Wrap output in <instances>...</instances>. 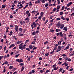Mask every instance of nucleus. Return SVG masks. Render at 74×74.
<instances>
[{
	"instance_id": "f257e3e1",
	"label": "nucleus",
	"mask_w": 74,
	"mask_h": 74,
	"mask_svg": "<svg viewBox=\"0 0 74 74\" xmlns=\"http://www.w3.org/2000/svg\"><path fill=\"white\" fill-rule=\"evenodd\" d=\"M19 49H21V50H23V49H26V47H23V46H21V47H19Z\"/></svg>"
},
{
	"instance_id": "f03ea898",
	"label": "nucleus",
	"mask_w": 74,
	"mask_h": 74,
	"mask_svg": "<svg viewBox=\"0 0 74 74\" xmlns=\"http://www.w3.org/2000/svg\"><path fill=\"white\" fill-rule=\"evenodd\" d=\"M60 37H63L64 35L63 34H62V32H60Z\"/></svg>"
},
{
	"instance_id": "7ed1b4c3",
	"label": "nucleus",
	"mask_w": 74,
	"mask_h": 74,
	"mask_svg": "<svg viewBox=\"0 0 74 74\" xmlns=\"http://www.w3.org/2000/svg\"><path fill=\"white\" fill-rule=\"evenodd\" d=\"M18 26L16 25L15 26V30L16 32H18Z\"/></svg>"
},
{
	"instance_id": "20e7f679",
	"label": "nucleus",
	"mask_w": 74,
	"mask_h": 74,
	"mask_svg": "<svg viewBox=\"0 0 74 74\" xmlns=\"http://www.w3.org/2000/svg\"><path fill=\"white\" fill-rule=\"evenodd\" d=\"M72 3H73L72 2H71L69 3L67 5V7H69L70 5H71L72 4Z\"/></svg>"
},
{
	"instance_id": "39448f33",
	"label": "nucleus",
	"mask_w": 74,
	"mask_h": 74,
	"mask_svg": "<svg viewBox=\"0 0 74 74\" xmlns=\"http://www.w3.org/2000/svg\"><path fill=\"white\" fill-rule=\"evenodd\" d=\"M35 72V71L34 70H32V72H30L29 73V74H32V73H34Z\"/></svg>"
},
{
	"instance_id": "423d86ee",
	"label": "nucleus",
	"mask_w": 74,
	"mask_h": 74,
	"mask_svg": "<svg viewBox=\"0 0 74 74\" xmlns=\"http://www.w3.org/2000/svg\"><path fill=\"white\" fill-rule=\"evenodd\" d=\"M60 26H61V25H60V23H58L57 25L58 27H60Z\"/></svg>"
},
{
	"instance_id": "0eeeda50",
	"label": "nucleus",
	"mask_w": 74,
	"mask_h": 74,
	"mask_svg": "<svg viewBox=\"0 0 74 74\" xmlns=\"http://www.w3.org/2000/svg\"><path fill=\"white\" fill-rule=\"evenodd\" d=\"M25 20H27V22H29V20L30 19H29V18L28 17H27L25 19Z\"/></svg>"
},
{
	"instance_id": "6e6552de",
	"label": "nucleus",
	"mask_w": 74,
	"mask_h": 74,
	"mask_svg": "<svg viewBox=\"0 0 74 74\" xmlns=\"http://www.w3.org/2000/svg\"><path fill=\"white\" fill-rule=\"evenodd\" d=\"M62 47H60V46H59L58 47V49L60 51L62 49Z\"/></svg>"
},
{
	"instance_id": "1a4fd4ad",
	"label": "nucleus",
	"mask_w": 74,
	"mask_h": 74,
	"mask_svg": "<svg viewBox=\"0 0 74 74\" xmlns=\"http://www.w3.org/2000/svg\"><path fill=\"white\" fill-rule=\"evenodd\" d=\"M64 27V24H62L60 27V29H63Z\"/></svg>"
},
{
	"instance_id": "9d476101",
	"label": "nucleus",
	"mask_w": 74,
	"mask_h": 74,
	"mask_svg": "<svg viewBox=\"0 0 74 74\" xmlns=\"http://www.w3.org/2000/svg\"><path fill=\"white\" fill-rule=\"evenodd\" d=\"M21 42H22V41L20 40L19 41L17 42L16 44H20V43H21Z\"/></svg>"
},
{
	"instance_id": "9b49d317",
	"label": "nucleus",
	"mask_w": 74,
	"mask_h": 74,
	"mask_svg": "<svg viewBox=\"0 0 74 74\" xmlns=\"http://www.w3.org/2000/svg\"><path fill=\"white\" fill-rule=\"evenodd\" d=\"M63 37L65 40L67 39V38H66V34L64 35V36Z\"/></svg>"
},
{
	"instance_id": "f8f14e48",
	"label": "nucleus",
	"mask_w": 74,
	"mask_h": 74,
	"mask_svg": "<svg viewBox=\"0 0 74 74\" xmlns=\"http://www.w3.org/2000/svg\"><path fill=\"white\" fill-rule=\"evenodd\" d=\"M58 69V67L56 68V67H55L53 69L54 70H57Z\"/></svg>"
},
{
	"instance_id": "ddd939ff",
	"label": "nucleus",
	"mask_w": 74,
	"mask_h": 74,
	"mask_svg": "<svg viewBox=\"0 0 74 74\" xmlns=\"http://www.w3.org/2000/svg\"><path fill=\"white\" fill-rule=\"evenodd\" d=\"M69 48V46H67L65 48L64 50H67V49H68Z\"/></svg>"
},
{
	"instance_id": "4468645a",
	"label": "nucleus",
	"mask_w": 74,
	"mask_h": 74,
	"mask_svg": "<svg viewBox=\"0 0 74 74\" xmlns=\"http://www.w3.org/2000/svg\"><path fill=\"white\" fill-rule=\"evenodd\" d=\"M31 26L32 29H33V28H34V23L32 24Z\"/></svg>"
},
{
	"instance_id": "2eb2a0df",
	"label": "nucleus",
	"mask_w": 74,
	"mask_h": 74,
	"mask_svg": "<svg viewBox=\"0 0 74 74\" xmlns=\"http://www.w3.org/2000/svg\"><path fill=\"white\" fill-rule=\"evenodd\" d=\"M63 30H65V31H67V27H64L63 29Z\"/></svg>"
},
{
	"instance_id": "dca6fc26",
	"label": "nucleus",
	"mask_w": 74,
	"mask_h": 74,
	"mask_svg": "<svg viewBox=\"0 0 74 74\" xmlns=\"http://www.w3.org/2000/svg\"><path fill=\"white\" fill-rule=\"evenodd\" d=\"M41 16L42 17L43 16V12H42L40 13Z\"/></svg>"
},
{
	"instance_id": "f3484780",
	"label": "nucleus",
	"mask_w": 74,
	"mask_h": 74,
	"mask_svg": "<svg viewBox=\"0 0 74 74\" xmlns=\"http://www.w3.org/2000/svg\"><path fill=\"white\" fill-rule=\"evenodd\" d=\"M58 44L59 45H61V41H60L58 42Z\"/></svg>"
},
{
	"instance_id": "a211bd4d",
	"label": "nucleus",
	"mask_w": 74,
	"mask_h": 74,
	"mask_svg": "<svg viewBox=\"0 0 74 74\" xmlns=\"http://www.w3.org/2000/svg\"><path fill=\"white\" fill-rule=\"evenodd\" d=\"M34 27H36V23H34Z\"/></svg>"
},
{
	"instance_id": "6ab92c4d",
	"label": "nucleus",
	"mask_w": 74,
	"mask_h": 74,
	"mask_svg": "<svg viewBox=\"0 0 74 74\" xmlns=\"http://www.w3.org/2000/svg\"><path fill=\"white\" fill-rule=\"evenodd\" d=\"M40 1H41V2H42V3H45V0H40Z\"/></svg>"
},
{
	"instance_id": "aec40b11",
	"label": "nucleus",
	"mask_w": 74,
	"mask_h": 74,
	"mask_svg": "<svg viewBox=\"0 0 74 74\" xmlns=\"http://www.w3.org/2000/svg\"><path fill=\"white\" fill-rule=\"evenodd\" d=\"M29 48L30 49H33V47H32V45H30L29 46Z\"/></svg>"
},
{
	"instance_id": "412c9836",
	"label": "nucleus",
	"mask_w": 74,
	"mask_h": 74,
	"mask_svg": "<svg viewBox=\"0 0 74 74\" xmlns=\"http://www.w3.org/2000/svg\"><path fill=\"white\" fill-rule=\"evenodd\" d=\"M2 8H4L5 7V5H2Z\"/></svg>"
},
{
	"instance_id": "4be33fe9",
	"label": "nucleus",
	"mask_w": 74,
	"mask_h": 74,
	"mask_svg": "<svg viewBox=\"0 0 74 74\" xmlns=\"http://www.w3.org/2000/svg\"><path fill=\"white\" fill-rule=\"evenodd\" d=\"M19 55L20 54H17L15 56V58H18V56H19Z\"/></svg>"
},
{
	"instance_id": "5701e85b",
	"label": "nucleus",
	"mask_w": 74,
	"mask_h": 74,
	"mask_svg": "<svg viewBox=\"0 0 74 74\" xmlns=\"http://www.w3.org/2000/svg\"><path fill=\"white\" fill-rule=\"evenodd\" d=\"M62 71L63 69H62L60 68L59 70V72L60 73V72H62Z\"/></svg>"
},
{
	"instance_id": "b1692460",
	"label": "nucleus",
	"mask_w": 74,
	"mask_h": 74,
	"mask_svg": "<svg viewBox=\"0 0 74 74\" xmlns=\"http://www.w3.org/2000/svg\"><path fill=\"white\" fill-rule=\"evenodd\" d=\"M12 33H13L11 31L10 32V34H9L10 35V36H11V35H12Z\"/></svg>"
},
{
	"instance_id": "393cba45",
	"label": "nucleus",
	"mask_w": 74,
	"mask_h": 74,
	"mask_svg": "<svg viewBox=\"0 0 74 74\" xmlns=\"http://www.w3.org/2000/svg\"><path fill=\"white\" fill-rule=\"evenodd\" d=\"M56 8H54L53 10H52V11L53 12V11H56Z\"/></svg>"
},
{
	"instance_id": "a878e982",
	"label": "nucleus",
	"mask_w": 74,
	"mask_h": 74,
	"mask_svg": "<svg viewBox=\"0 0 74 74\" xmlns=\"http://www.w3.org/2000/svg\"><path fill=\"white\" fill-rule=\"evenodd\" d=\"M32 35H35L36 34V32H34L32 33Z\"/></svg>"
},
{
	"instance_id": "bb28decb",
	"label": "nucleus",
	"mask_w": 74,
	"mask_h": 74,
	"mask_svg": "<svg viewBox=\"0 0 74 74\" xmlns=\"http://www.w3.org/2000/svg\"><path fill=\"white\" fill-rule=\"evenodd\" d=\"M59 31H60V29H56V32H59Z\"/></svg>"
},
{
	"instance_id": "cd10ccee",
	"label": "nucleus",
	"mask_w": 74,
	"mask_h": 74,
	"mask_svg": "<svg viewBox=\"0 0 74 74\" xmlns=\"http://www.w3.org/2000/svg\"><path fill=\"white\" fill-rule=\"evenodd\" d=\"M63 14V12H61L60 13V15H62Z\"/></svg>"
},
{
	"instance_id": "c85d7f7f",
	"label": "nucleus",
	"mask_w": 74,
	"mask_h": 74,
	"mask_svg": "<svg viewBox=\"0 0 74 74\" xmlns=\"http://www.w3.org/2000/svg\"><path fill=\"white\" fill-rule=\"evenodd\" d=\"M13 67V66H10L9 67L10 69H12V68Z\"/></svg>"
},
{
	"instance_id": "c756f323",
	"label": "nucleus",
	"mask_w": 74,
	"mask_h": 74,
	"mask_svg": "<svg viewBox=\"0 0 74 74\" xmlns=\"http://www.w3.org/2000/svg\"><path fill=\"white\" fill-rule=\"evenodd\" d=\"M61 18L62 19H63V20H65V18H64L63 16H61Z\"/></svg>"
},
{
	"instance_id": "7c9ffc66",
	"label": "nucleus",
	"mask_w": 74,
	"mask_h": 74,
	"mask_svg": "<svg viewBox=\"0 0 74 74\" xmlns=\"http://www.w3.org/2000/svg\"><path fill=\"white\" fill-rule=\"evenodd\" d=\"M65 66H67L68 65V64H67L66 61L65 62Z\"/></svg>"
},
{
	"instance_id": "2f4dec72",
	"label": "nucleus",
	"mask_w": 74,
	"mask_h": 74,
	"mask_svg": "<svg viewBox=\"0 0 74 74\" xmlns=\"http://www.w3.org/2000/svg\"><path fill=\"white\" fill-rule=\"evenodd\" d=\"M54 52V50L52 51L51 52L50 54L52 55V53H53Z\"/></svg>"
},
{
	"instance_id": "473e14b6",
	"label": "nucleus",
	"mask_w": 74,
	"mask_h": 74,
	"mask_svg": "<svg viewBox=\"0 0 74 74\" xmlns=\"http://www.w3.org/2000/svg\"><path fill=\"white\" fill-rule=\"evenodd\" d=\"M61 56H62L63 57H64V56H67V55H66V54H63L61 55Z\"/></svg>"
},
{
	"instance_id": "72a5a7b5",
	"label": "nucleus",
	"mask_w": 74,
	"mask_h": 74,
	"mask_svg": "<svg viewBox=\"0 0 74 74\" xmlns=\"http://www.w3.org/2000/svg\"><path fill=\"white\" fill-rule=\"evenodd\" d=\"M20 61L21 62H23V60H22V59H20Z\"/></svg>"
},
{
	"instance_id": "f704fd0d",
	"label": "nucleus",
	"mask_w": 74,
	"mask_h": 74,
	"mask_svg": "<svg viewBox=\"0 0 74 74\" xmlns=\"http://www.w3.org/2000/svg\"><path fill=\"white\" fill-rule=\"evenodd\" d=\"M23 45V43H21V44L19 45V47H21V46H23V45Z\"/></svg>"
},
{
	"instance_id": "c9c22d12",
	"label": "nucleus",
	"mask_w": 74,
	"mask_h": 74,
	"mask_svg": "<svg viewBox=\"0 0 74 74\" xmlns=\"http://www.w3.org/2000/svg\"><path fill=\"white\" fill-rule=\"evenodd\" d=\"M15 5V4L14 3L12 5V7H14Z\"/></svg>"
},
{
	"instance_id": "e433bc0d",
	"label": "nucleus",
	"mask_w": 74,
	"mask_h": 74,
	"mask_svg": "<svg viewBox=\"0 0 74 74\" xmlns=\"http://www.w3.org/2000/svg\"><path fill=\"white\" fill-rule=\"evenodd\" d=\"M56 20L57 21H60V18H58L56 19Z\"/></svg>"
},
{
	"instance_id": "4c0bfd02",
	"label": "nucleus",
	"mask_w": 74,
	"mask_h": 74,
	"mask_svg": "<svg viewBox=\"0 0 74 74\" xmlns=\"http://www.w3.org/2000/svg\"><path fill=\"white\" fill-rule=\"evenodd\" d=\"M65 59L66 60H68V58H67V57H65Z\"/></svg>"
},
{
	"instance_id": "58836bf2",
	"label": "nucleus",
	"mask_w": 74,
	"mask_h": 74,
	"mask_svg": "<svg viewBox=\"0 0 74 74\" xmlns=\"http://www.w3.org/2000/svg\"><path fill=\"white\" fill-rule=\"evenodd\" d=\"M26 50H28L29 51H30V50L29 48H26Z\"/></svg>"
},
{
	"instance_id": "ea45409f",
	"label": "nucleus",
	"mask_w": 74,
	"mask_h": 74,
	"mask_svg": "<svg viewBox=\"0 0 74 74\" xmlns=\"http://www.w3.org/2000/svg\"><path fill=\"white\" fill-rule=\"evenodd\" d=\"M74 55V53H72V54H71L70 56H73V55Z\"/></svg>"
},
{
	"instance_id": "a19ab883",
	"label": "nucleus",
	"mask_w": 74,
	"mask_h": 74,
	"mask_svg": "<svg viewBox=\"0 0 74 74\" xmlns=\"http://www.w3.org/2000/svg\"><path fill=\"white\" fill-rule=\"evenodd\" d=\"M64 6H63L62 7V8L61 9V10H64Z\"/></svg>"
},
{
	"instance_id": "79ce46f5",
	"label": "nucleus",
	"mask_w": 74,
	"mask_h": 74,
	"mask_svg": "<svg viewBox=\"0 0 74 74\" xmlns=\"http://www.w3.org/2000/svg\"><path fill=\"white\" fill-rule=\"evenodd\" d=\"M72 15H73V16H74V12L72 13L71 15L70 16H72Z\"/></svg>"
},
{
	"instance_id": "37998d69",
	"label": "nucleus",
	"mask_w": 74,
	"mask_h": 74,
	"mask_svg": "<svg viewBox=\"0 0 74 74\" xmlns=\"http://www.w3.org/2000/svg\"><path fill=\"white\" fill-rule=\"evenodd\" d=\"M29 11H26V14H29Z\"/></svg>"
},
{
	"instance_id": "c03bdc74",
	"label": "nucleus",
	"mask_w": 74,
	"mask_h": 74,
	"mask_svg": "<svg viewBox=\"0 0 74 74\" xmlns=\"http://www.w3.org/2000/svg\"><path fill=\"white\" fill-rule=\"evenodd\" d=\"M50 32H52V33H53V32H54V31H53L52 29H51Z\"/></svg>"
},
{
	"instance_id": "a18cd8bd",
	"label": "nucleus",
	"mask_w": 74,
	"mask_h": 74,
	"mask_svg": "<svg viewBox=\"0 0 74 74\" xmlns=\"http://www.w3.org/2000/svg\"><path fill=\"white\" fill-rule=\"evenodd\" d=\"M71 59H70V58H69L68 59V61L69 62H71Z\"/></svg>"
},
{
	"instance_id": "49530a36",
	"label": "nucleus",
	"mask_w": 74,
	"mask_h": 74,
	"mask_svg": "<svg viewBox=\"0 0 74 74\" xmlns=\"http://www.w3.org/2000/svg\"><path fill=\"white\" fill-rule=\"evenodd\" d=\"M23 36V34H21L20 35H19V36L21 37V36Z\"/></svg>"
},
{
	"instance_id": "de8ad7c7",
	"label": "nucleus",
	"mask_w": 74,
	"mask_h": 74,
	"mask_svg": "<svg viewBox=\"0 0 74 74\" xmlns=\"http://www.w3.org/2000/svg\"><path fill=\"white\" fill-rule=\"evenodd\" d=\"M25 1H22L21 3L22 4H25Z\"/></svg>"
},
{
	"instance_id": "09e8293b",
	"label": "nucleus",
	"mask_w": 74,
	"mask_h": 74,
	"mask_svg": "<svg viewBox=\"0 0 74 74\" xmlns=\"http://www.w3.org/2000/svg\"><path fill=\"white\" fill-rule=\"evenodd\" d=\"M49 55V54L48 53H47L46 54H45V56H48V55Z\"/></svg>"
},
{
	"instance_id": "8fccbe9b",
	"label": "nucleus",
	"mask_w": 74,
	"mask_h": 74,
	"mask_svg": "<svg viewBox=\"0 0 74 74\" xmlns=\"http://www.w3.org/2000/svg\"><path fill=\"white\" fill-rule=\"evenodd\" d=\"M13 25H10V27H13Z\"/></svg>"
},
{
	"instance_id": "3c124183",
	"label": "nucleus",
	"mask_w": 74,
	"mask_h": 74,
	"mask_svg": "<svg viewBox=\"0 0 74 74\" xmlns=\"http://www.w3.org/2000/svg\"><path fill=\"white\" fill-rule=\"evenodd\" d=\"M19 30L20 32H22V29L21 28H20L19 29Z\"/></svg>"
},
{
	"instance_id": "603ef678",
	"label": "nucleus",
	"mask_w": 74,
	"mask_h": 74,
	"mask_svg": "<svg viewBox=\"0 0 74 74\" xmlns=\"http://www.w3.org/2000/svg\"><path fill=\"white\" fill-rule=\"evenodd\" d=\"M53 17V16H52V15H51V16L50 17V19H52Z\"/></svg>"
},
{
	"instance_id": "864d4df0",
	"label": "nucleus",
	"mask_w": 74,
	"mask_h": 74,
	"mask_svg": "<svg viewBox=\"0 0 74 74\" xmlns=\"http://www.w3.org/2000/svg\"><path fill=\"white\" fill-rule=\"evenodd\" d=\"M16 68H14V69H12V71H15V70H16Z\"/></svg>"
},
{
	"instance_id": "5fc2aeb1",
	"label": "nucleus",
	"mask_w": 74,
	"mask_h": 74,
	"mask_svg": "<svg viewBox=\"0 0 74 74\" xmlns=\"http://www.w3.org/2000/svg\"><path fill=\"white\" fill-rule=\"evenodd\" d=\"M3 56H1L0 57V60H1V59H2V58H3Z\"/></svg>"
},
{
	"instance_id": "6e6d98bb",
	"label": "nucleus",
	"mask_w": 74,
	"mask_h": 74,
	"mask_svg": "<svg viewBox=\"0 0 74 74\" xmlns=\"http://www.w3.org/2000/svg\"><path fill=\"white\" fill-rule=\"evenodd\" d=\"M57 9H59L60 8V5H58L57 8Z\"/></svg>"
},
{
	"instance_id": "4d7b16f0",
	"label": "nucleus",
	"mask_w": 74,
	"mask_h": 74,
	"mask_svg": "<svg viewBox=\"0 0 74 74\" xmlns=\"http://www.w3.org/2000/svg\"><path fill=\"white\" fill-rule=\"evenodd\" d=\"M14 3H15V4H16L17 3V1H14Z\"/></svg>"
},
{
	"instance_id": "13d9d810",
	"label": "nucleus",
	"mask_w": 74,
	"mask_h": 74,
	"mask_svg": "<svg viewBox=\"0 0 74 74\" xmlns=\"http://www.w3.org/2000/svg\"><path fill=\"white\" fill-rule=\"evenodd\" d=\"M59 64H62V62H59L58 63Z\"/></svg>"
},
{
	"instance_id": "bf43d9fd",
	"label": "nucleus",
	"mask_w": 74,
	"mask_h": 74,
	"mask_svg": "<svg viewBox=\"0 0 74 74\" xmlns=\"http://www.w3.org/2000/svg\"><path fill=\"white\" fill-rule=\"evenodd\" d=\"M48 43V41H46V42H44V44L45 45V44H47V43Z\"/></svg>"
},
{
	"instance_id": "052dcab7",
	"label": "nucleus",
	"mask_w": 74,
	"mask_h": 74,
	"mask_svg": "<svg viewBox=\"0 0 74 74\" xmlns=\"http://www.w3.org/2000/svg\"><path fill=\"white\" fill-rule=\"evenodd\" d=\"M48 4L47 3V4H45V7H47V6H48Z\"/></svg>"
},
{
	"instance_id": "680f3d73",
	"label": "nucleus",
	"mask_w": 74,
	"mask_h": 74,
	"mask_svg": "<svg viewBox=\"0 0 74 74\" xmlns=\"http://www.w3.org/2000/svg\"><path fill=\"white\" fill-rule=\"evenodd\" d=\"M19 65H20V66H23V65H24L23 63H21Z\"/></svg>"
},
{
	"instance_id": "e2e57ef3",
	"label": "nucleus",
	"mask_w": 74,
	"mask_h": 74,
	"mask_svg": "<svg viewBox=\"0 0 74 74\" xmlns=\"http://www.w3.org/2000/svg\"><path fill=\"white\" fill-rule=\"evenodd\" d=\"M39 19H41V16H40L38 17Z\"/></svg>"
},
{
	"instance_id": "0e129e2a",
	"label": "nucleus",
	"mask_w": 74,
	"mask_h": 74,
	"mask_svg": "<svg viewBox=\"0 0 74 74\" xmlns=\"http://www.w3.org/2000/svg\"><path fill=\"white\" fill-rule=\"evenodd\" d=\"M8 29H7L6 30L5 33H8Z\"/></svg>"
},
{
	"instance_id": "69168bd1",
	"label": "nucleus",
	"mask_w": 74,
	"mask_h": 74,
	"mask_svg": "<svg viewBox=\"0 0 74 74\" xmlns=\"http://www.w3.org/2000/svg\"><path fill=\"white\" fill-rule=\"evenodd\" d=\"M6 71L5 70V68L4 70H3V73H5V72Z\"/></svg>"
},
{
	"instance_id": "338daca9",
	"label": "nucleus",
	"mask_w": 74,
	"mask_h": 74,
	"mask_svg": "<svg viewBox=\"0 0 74 74\" xmlns=\"http://www.w3.org/2000/svg\"><path fill=\"white\" fill-rule=\"evenodd\" d=\"M31 44H35V42H33L31 43Z\"/></svg>"
},
{
	"instance_id": "774afa93",
	"label": "nucleus",
	"mask_w": 74,
	"mask_h": 74,
	"mask_svg": "<svg viewBox=\"0 0 74 74\" xmlns=\"http://www.w3.org/2000/svg\"><path fill=\"white\" fill-rule=\"evenodd\" d=\"M13 47H14V46H15V45H14V44H12L11 45Z\"/></svg>"
}]
</instances>
